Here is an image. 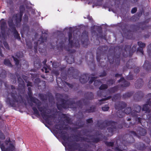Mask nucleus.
Wrapping results in <instances>:
<instances>
[{
    "mask_svg": "<svg viewBox=\"0 0 151 151\" xmlns=\"http://www.w3.org/2000/svg\"><path fill=\"white\" fill-rule=\"evenodd\" d=\"M131 109L130 108H128L124 110V111L126 114H128L131 112Z\"/></svg>",
    "mask_w": 151,
    "mask_h": 151,
    "instance_id": "nucleus-2",
    "label": "nucleus"
},
{
    "mask_svg": "<svg viewBox=\"0 0 151 151\" xmlns=\"http://www.w3.org/2000/svg\"><path fill=\"white\" fill-rule=\"evenodd\" d=\"M22 16L21 14H19L17 15V22H20L21 21Z\"/></svg>",
    "mask_w": 151,
    "mask_h": 151,
    "instance_id": "nucleus-1",
    "label": "nucleus"
},
{
    "mask_svg": "<svg viewBox=\"0 0 151 151\" xmlns=\"http://www.w3.org/2000/svg\"><path fill=\"white\" fill-rule=\"evenodd\" d=\"M42 71H43V70H44L43 69H42Z\"/></svg>",
    "mask_w": 151,
    "mask_h": 151,
    "instance_id": "nucleus-32",
    "label": "nucleus"
},
{
    "mask_svg": "<svg viewBox=\"0 0 151 151\" xmlns=\"http://www.w3.org/2000/svg\"><path fill=\"white\" fill-rule=\"evenodd\" d=\"M107 88V86L105 84L102 85L100 87V89H103Z\"/></svg>",
    "mask_w": 151,
    "mask_h": 151,
    "instance_id": "nucleus-6",
    "label": "nucleus"
},
{
    "mask_svg": "<svg viewBox=\"0 0 151 151\" xmlns=\"http://www.w3.org/2000/svg\"><path fill=\"white\" fill-rule=\"evenodd\" d=\"M97 81H95V82H97Z\"/></svg>",
    "mask_w": 151,
    "mask_h": 151,
    "instance_id": "nucleus-29",
    "label": "nucleus"
},
{
    "mask_svg": "<svg viewBox=\"0 0 151 151\" xmlns=\"http://www.w3.org/2000/svg\"><path fill=\"white\" fill-rule=\"evenodd\" d=\"M31 83H29H29H28V85H29V86H31Z\"/></svg>",
    "mask_w": 151,
    "mask_h": 151,
    "instance_id": "nucleus-20",
    "label": "nucleus"
},
{
    "mask_svg": "<svg viewBox=\"0 0 151 151\" xmlns=\"http://www.w3.org/2000/svg\"><path fill=\"white\" fill-rule=\"evenodd\" d=\"M0 147L2 150V151H6L5 146L3 145V144L1 145L0 144Z\"/></svg>",
    "mask_w": 151,
    "mask_h": 151,
    "instance_id": "nucleus-5",
    "label": "nucleus"
},
{
    "mask_svg": "<svg viewBox=\"0 0 151 151\" xmlns=\"http://www.w3.org/2000/svg\"><path fill=\"white\" fill-rule=\"evenodd\" d=\"M71 35H69V42L71 44H72L70 42V37H71Z\"/></svg>",
    "mask_w": 151,
    "mask_h": 151,
    "instance_id": "nucleus-19",
    "label": "nucleus"
},
{
    "mask_svg": "<svg viewBox=\"0 0 151 151\" xmlns=\"http://www.w3.org/2000/svg\"><path fill=\"white\" fill-rule=\"evenodd\" d=\"M137 10V9L136 8L132 9L131 11L132 13L133 14L135 13L136 12Z\"/></svg>",
    "mask_w": 151,
    "mask_h": 151,
    "instance_id": "nucleus-9",
    "label": "nucleus"
},
{
    "mask_svg": "<svg viewBox=\"0 0 151 151\" xmlns=\"http://www.w3.org/2000/svg\"><path fill=\"white\" fill-rule=\"evenodd\" d=\"M141 52L142 53H143L142 52V50H141Z\"/></svg>",
    "mask_w": 151,
    "mask_h": 151,
    "instance_id": "nucleus-25",
    "label": "nucleus"
},
{
    "mask_svg": "<svg viewBox=\"0 0 151 151\" xmlns=\"http://www.w3.org/2000/svg\"><path fill=\"white\" fill-rule=\"evenodd\" d=\"M124 78H121L120 80V81L119 82H120L121 81H124Z\"/></svg>",
    "mask_w": 151,
    "mask_h": 151,
    "instance_id": "nucleus-18",
    "label": "nucleus"
},
{
    "mask_svg": "<svg viewBox=\"0 0 151 151\" xmlns=\"http://www.w3.org/2000/svg\"><path fill=\"white\" fill-rule=\"evenodd\" d=\"M33 110L34 111V113L35 114H38V111L35 108H33Z\"/></svg>",
    "mask_w": 151,
    "mask_h": 151,
    "instance_id": "nucleus-12",
    "label": "nucleus"
},
{
    "mask_svg": "<svg viewBox=\"0 0 151 151\" xmlns=\"http://www.w3.org/2000/svg\"><path fill=\"white\" fill-rule=\"evenodd\" d=\"M80 81L82 83H83V82L82 81H81V79H80Z\"/></svg>",
    "mask_w": 151,
    "mask_h": 151,
    "instance_id": "nucleus-23",
    "label": "nucleus"
},
{
    "mask_svg": "<svg viewBox=\"0 0 151 151\" xmlns=\"http://www.w3.org/2000/svg\"><path fill=\"white\" fill-rule=\"evenodd\" d=\"M13 147H14V146H13V145H11L10 147L9 148L11 149H13Z\"/></svg>",
    "mask_w": 151,
    "mask_h": 151,
    "instance_id": "nucleus-17",
    "label": "nucleus"
},
{
    "mask_svg": "<svg viewBox=\"0 0 151 151\" xmlns=\"http://www.w3.org/2000/svg\"><path fill=\"white\" fill-rule=\"evenodd\" d=\"M4 63L5 65H10V62L8 60H5L4 61Z\"/></svg>",
    "mask_w": 151,
    "mask_h": 151,
    "instance_id": "nucleus-4",
    "label": "nucleus"
},
{
    "mask_svg": "<svg viewBox=\"0 0 151 151\" xmlns=\"http://www.w3.org/2000/svg\"><path fill=\"white\" fill-rule=\"evenodd\" d=\"M93 79H94V78H92V80H93V81L94 80H93Z\"/></svg>",
    "mask_w": 151,
    "mask_h": 151,
    "instance_id": "nucleus-31",
    "label": "nucleus"
},
{
    "mask_svg": "<svg viewBox=\"0 0 151 151\" xmlns=\"http://www.w3.org/2000/svg\"><path fill=\"white\" fill-rule=\"evenodd\" d=\"M149 105L150 106H151V102L150 103V104H149Z\"/></svg>",
    "mask_w": 151,
    "mask_h": 151,
    "instance_id": "nucleus-22",
    "label": "nucleus"
},
{
    "mask_svg": "<svg viewBox=\"0 0 151 151\" xmlns=\"http://www.w3.org/2000/svg\"><path fill=\"white\" fill-rule=\"evenodd\" d=\"M109 109V107L107 106H105L102 108V110L104 111H107Z\"/></svg>",
    "mask_w": 151,
    "mask_h": 151,
    "instance_id": "nucleus-7",
    "label": "nucleus"
},
{
    "mask_svg": "<svg viewBox=\"0 0 151 151\" xmlns=\"http://www.w3.org/2000/svg\"><path fill=\"white\" fill-rule=\"evenodd\" d=\"M15 36L18 39H19V34H18L17 32H16V33L15 34Z\"/></svg>",
    "mask_w": 151,
    "mask_h": 151,
    "instance_id": "nucleus-11",
    "label": "nucleus"
},
{
    "mask_svg": "<svg viewBox=\"0 0 151 151\" xmlns=\"http://www.w3.org/2000/svg\"><path fill=\"white\" fill-rule=\"evenodd\" d=\"M138 108H139V109H140V107H138Z\"/></svg>",
    "mask_w": 151,
    "mask_h": 151,
    "instance_id": "nucleus-30",
    "label": "nucleus"
},
{
    "mask_svg": "<svg viewBox=\"0 0 151 151\" xmlns=\"http://www.w3.org/2000/svg\"><path fill=\"white\" fill-rule=\"evenodd\" d=\"M87 121L88 123H91L92 122V119H90L87 120Z\"/></svg>",
    "mask_w": 151,
    "mask_h": 151,
    "instance_id": "nucleus-14",
    "label": "nucleus"
},
{
    "mask_svg": "<svg viewBox=\"0 0 151 151\" xmlns=\"http://www.w3.org/2000/svg\"><path fill=\"white\" fill-rule=\"evenodd\" d=\"M149 83L150 84H151V80L149 81Z\"/></svg>",
    "mask_w": 151,
    "mask_h": 151,
    "instance_id": "nucleus-21",
    "label": "nucleus"
},
{
    "mask_svg": "<svg viewBox=\"0 0 151 151\" xmlns=\"http://www.w3.org/2000/svg\"><path fill=\"white\" fill-rule=\"evenodd\" d=\"M44 68L45 70V72L47 73L48 72V71L47 70V69L46 68L44 67Z\"/></svg>",
    "mask_w": 151,
    "mask_h": 151,
    "instance_id": "nucleus-15",
    "label": "nucleus"
},
{
    "mask_svg": "<svg viewBox=\"0 0 151 151\" xmlns=\"http://www.w3.org/2000/svg\"><path fill=\"white\" fill-rule=\"evenodd\" d=\"M67 85L68 86H70V84H68V83H67Z\"/></svg>",
    "mask_w": 151,
    "mask_h": 151,
    "instance_id": "nucleus-24",
    "label": "nucleus"
},
{
    "mask_svg": "<svg viewBox=\"0 0 151 151\" xmlns=\"http://www.w3.org/2000/svg\"><path fill=\"white\" fill-rule=\"evenodd\" d=\"M42 116L43 117L44 119L45 120H46V119L45 116H44L43 114H42Z\"/></svg>",
    "mask_w": 151,
    "mask_h": 151,
    "instance_id": "nucleus-16",
    "label": "nucleus"
},
{
    "mask_svg": "<svg viewBox=\"0 0 151 151\" xmlns=\"http://www.w3.org/2000/svg\"><path fill=\"white\" fill-rule=\"evenodd\" d=\"M0 138L2 139H4L5 137L3 133L0 131Z\"/></svg>",
    "mask_w": 151,
    "mask_h": 151,
    "instance_id": "nucleus-8",
    "label": "nucleus"
},
{
    "mask_svg": "<svg viewBox=\"0 0 151 151\" xmlns=\"http://www.w3.org/2000/svg\"><path fill=\"white\" fill-rule=\"evenodd\" d=\"M4 46L7 49L9 48L8 45V44L6 42H5L4 43Z\"/></svg>",
    "mask_w": 151,
    "mask_h": 151,
    "instance_id": "nucleus-13",
    "label": "nucleus"
},
{
    "mask_svg": "<svg viewBox=\"0 0 151 151\" xmlns=\"http://www.w3.org/2000/svg\"><path fill=\"white\" fill-rule=\"evenodd\" d=\"M54 64H55V63H53V66L54 65Z\"/></svg>",
    "mask_w": 151,
    "mask_h": 151,
    "instance_id": "nucleus-28",
    "label": "nucleus"
},
{
    "mask_svg": "<svg viewBox=\"0 0 151 151\" xmlns=\"http://www.w3.org/2000/svg\"><path fill=\"white\" fill-rule=\"evenodd\" d=\"M129 85V84H128H128L127 85H126V86H127L128 85Z\"/></svg>",
    "mask_w": 151,
    "mask_h": 151,
    "instance_id": "nucleus-27",
    "label": "nucleus"
},
{
    "mask_svg": "<svg viewBox=\"0 0 151 151\" xmlns=\"http://www.w3.org/2000/svg\"><path fill=\"white\" fill-rule=\"evenodd\" d=\"M139 46L141 47H143L145 46V44L142 42H138Z\"/></svg>",
    "mask_w": 151,
    "mask_h": 151,
    "instance_id": "nucleus-3",
    "label": "nucleus"
},
{
    "mask_svg": "<svg viewBox=\"0 0 151 151\" xmlns=\"http://www.w3.org/2000/svg\"><path fill=\"white\" fill-rule=\"evenodd\" d=\"M90 82L91 83H92V82L93 81H90Z\"/></svg>",
    "mask_w": 151,
    "mask_h": 151,
    "instance_id": "nucleus-26",
    "label": "nucleus"
},
{
    "mask_svg": "<svg viewBox=\"0 0 151 151\" xmlns=\"http://www.w3.org/2000/svg\"><path fill=\"white\" fill-rule=\"evenodd\" d=\"M14 60L15 62V63L16 65H18L19 64V62L18 60L14 58Z\"/></svg>",
    "mask_w": 151,
    "mask_h": 151,
    "instance_id": "nucleus-10",
    "label": "nucleus"
}]
</instances>
